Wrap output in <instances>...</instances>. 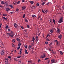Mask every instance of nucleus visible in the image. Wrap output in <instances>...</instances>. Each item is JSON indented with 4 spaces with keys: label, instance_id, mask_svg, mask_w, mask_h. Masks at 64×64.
Masks as SVG:
<instances>
[{
    "label": "nucleus",
    "instance_id": "nucleus-21",
    "mask_svg": "<svg viewBox=\"0 0 64 64\" xmlns=\"http://www.w3.org/2000/svg\"><path fill=\"white\" fill-rule=\"evenodd\" d=\"M32 40L33 42H34V41H35V38H34V37L32 38Z\"/></svg>",
    "mask_w": 64,
    "mask_h": 64
},
{
    "label": "nucleus",
    "instance_id": "nucleus-59",
    "mask_svg": "<svg viewBox=\"0 0 64 64\" xmlns=\"http://www.w3.org/2000/svg\"><path fill=\"white\" fill-rule=\"evenodd\" d=\"M27 28H29V27H29V25H28L27 26Z\"/></svg>",
    "mask_w": 64,
    "mask_h": 64
},
{
    "label": "nucleus",
    "instance_id": "nucleus-20",
    "mask_svg": "<svg viewBox=\"0 0 64 64\" xmlns=\"http://www.w3.org/2000/svg\"><path fill=\"white\" fill-rule=\"evenodd\" d=\"M9 6L12 8H14V7L13 6L10 4L9 5Z\"/></svg>",
    "mask_w": 64,
    "mask_h": 64
},
{
    "label": "nucleus",
    "instance_id": "nucleus-23",
    "mask_svg": "<svg viewBox=\"0 0 64 64\" xmlns=\"http://www.w3.org/2000/svg\"><path fill=\"white\" fill-rule=\"evenodd\" d=\"M2 15L3 16H7V14H3Z\"/></svg>",
    "mask_w": 64,
    "mask_h": 64
},
{
    "label": "nucleus",
    "instance_id": "nucleus-60",
    "mask_svg": "<svg viewBox=\"0 0 64 64\" xmlns=\"http://www.w3.org/2000/svg\"><path fill=\"white\" fill-rule=\"evenodd\" d=\"M44 58L46 57V56H45V54H44Z\"/></svg>",
    "mask_w": 64,
    "mask_h": 64
},
{
    "label": "nucleus",
    "instance_id": "nucleus-6",
    "mask_svg": "<svg viewBox=\"0 0 64 64\" xmlns=\"http://www.w3.org/2000/svg\"><path fill=\"white\" fill-rule=\"evenodd\" d=\"M57 29L58 30L56 31V32H57V33H60V29L58 28H57Z\"/></svg>",
    "mask_w": 64,
    "mask_h": 64
},
{
    "label": "nucleus",
    "instance_id": "nucleus-61",
    "mask_svg": "<svg viewBox=\"0 0 64 64\" xmlns=\"http://www.w3.org/2000/svg\"><path fill=\"white\" fill-rule=\"evenodd\" d=\"M21 28H22V29H24V27H23L22 26H21Z\"/></svg>",
    "mask_w": 64,
    "mask_h": 64
},
{
    "label": "nucleus",
    "instance_id": "nucleus-40",
    "mask_svg": "<svg viewBox=\"0 0 64 64\" xmlns=\"http://www.w3.org/2000/svg\"><path fill=\"white\" fill-rule=\"evenodd\" d=\"M50 46H52V43L51 42L50 43V44H49Z\"/></svg>",
    "mask_w": 64,
    "mask_h": 64
},
{
    "label": "nucleus",
    "instance_id": "nucleus-63",
    "mask_svg": "<svg viewBox=\"0 0 64 64\" xmlns=\"http://www.w3.org/2000/svg\"><path fill=\"white\" fill-rule=\"evenodd\" d=\"M52 19H50V22H52Z\"/></svg>",
    "mask_w": 64,
    "mask_h": 64
},
{
    "label": "nucleus",
    "instance_id": "nucleus-34",
    "mask_svg": "<svg viewBox=\"0 0 64 64\" xmlns=\"http://www.w3.org/2000/svg\"><path fill=\"white\" fill-rule=\"evenodd\" d=\"M20 1H18L17 3V4H20Z\"/></svg>",
    "mask_w": 64,
    "mask_h": 64
},
{
    "label": "nucleus",
    "instance_id": "nucleus-48",
    "mask_svg": "<svg viewBox=\"0 0 64 64\" xmlns=\"http://www.w3.org/2000/svg\"><path fill=\"white\" fill-rule=\"evenodd\" d=\"M40 18V16H38V18H37V19H38V20H39V18Z\"/></svg>",
    "mask_w": 64,
    "mask_h": 64
},
{
    "label": "nucleus",
    "instance_id": "nucleus-5",
    "mask_svg": "<svg viewBox=\"0 0 64 64\" xmlns=\"http://www.w3.org/2000/svg\"><path fill=\"white\" fill-rule=\"evenodd\" d=\"M14 27H15L16 28H17L18 27V26L16 24V23H14Z\"/></svg>",
    "mask_w": 64,
    "mask_h": 64
},
{
    "label": "nucleus",
    "instance_id": "nucleus-22",
    "mask_svg": "<svg viewBox=\"0 0 64 64\" xmlns=\"http://www.w3.org/2000/svg\"><path fill=\"white\" fill-rule=\"evenodd\" d=\"M10 32L12 35H14V32H13V31H12L11 32Z\"/></svg>",
    "mask_w": 64,
    "mask_h": 64
},
{
    "label": "nucleus",
    "instance_id": "nucleus-37",
    "mask_svg": "<svg viewBox=\"0 0 64 64\" xmlns=\"http://www.w3.org/2000/svg\"><path fill=\"white\" fill-rule=\"evenodd\" d=\"M24 47L26 48H27V45H24Z\"/></svg>",
    "mask_w": 64,
    "mask_h": 64
},
{
    "label": "nucleus",
    "instance_id": "nucleus-42",
    "mask_svg": "<svg viewBox=\"0 0 64 64\" xmlns=\"http://www.w3.org/2000/svg\"><path fill=\"white\" fill-rule=\"evenodd\" d=\"M0 7H1V8H2L3 7V6L2 5H1L0 4Z\"/></svg>",
    "mask_w": 64,
    "mask_h": 64
},
{
    "label": "nucleus",
    "instance_id": "nucleus-18",
    "mask_svg": "<svg viewBox=\"0 0 64 64\" xmlns=\"http://www.w3.org/2000/svg\"><path fill=\"white\" fill-rule=\"evenodd\" d=\"M4 4L6 5V6H7L8 5V3L7 2H5Z\"/></svg>",
    "mask_w": 64,
    "mask_h": 64
},
{
    "label": "nucleus",
    "instance_id": "nucleus-27",
    "mask_svg": "<svg viewBox=\"0 0 64 64\" xmlns=\"http://www.w3.org/2000/svg\"><path fill=\"white\" fill-rule=\"evenodd\" d=\"M32 46H33L32 45H30L29 46V47L30 48H32Z\"/></svg>",
    "mask_w": 64,
    "mask_h": 64
},
{
    "label": "nucleus",
    "instance_id": "nucleus-14",
    "mask_svg": "<svg viewBox=\"0 0 64 64\" xmlns=\"http://www.w3.org/2000/svg\"><path fill=\"white\" fill-rule=\"evenodd\" d=\"M60 55H62L63 54V53L62 51H60Z\"/></svg>",
    "mask_w": 64,
    "mask_h": 64
},
{
    "label": "nucleus",
    "instance_id": "nucleus-10",
    "mask_svg": "<svg viewBox=\"0 0 64 64\" xmlns=\"http://www.w3.org/2000/svg\"><path fill=\"white\" fill-rule=\"evenodd\" d=\"M10 9L9 8H7L6 9V11H7V12H8V11H10Z\"/></svg>",
    "mask_w": 64,
    "mask_h": 64
},
{
    "label": "nucleus",
    "instance_id": "nucleus-64",
    "mask_svg": "<svg viewBox=\"0 0 64 64\" xmlns=\"http://www.w3.org/2000/svg\"><path fill=\"white\" fill-rule=\"evenodd\" d=\"M8 58H9L10 59L11 58V56H8Z\"/></svg>",
    "mask_w": 64,
    "mask_h": 64
},
{
    "label": "nucleus",
    "instance_id": "nucleus-31",
    "mask_svg": "<svg viewBox=\"0 0 64 64\" xmlns=\"http://www.w3.org/2000/svg\"><path fill=\"white\" fill-rule=\"evenodd\" d=\"M29 50L30 49L31 50L33 51V50L34 49V48H29Z\"/></svg>",
    "mask_w": 64,
    "mask_h": 64
},
{
    "label": "nucleus",
    "instance_id": "nucleus-47",
    "mask_svg": "<svg viewBox=\"0 0 64 64\" xmlns=\"http://www.w3.org/2000/svg\"><path fill=\"white\" fill-rule=\"evenodd\" d=\"M8 27H9L8 26V25H7L6 26V29H7V28H8Z\"/></svg>",
    "mask_w": 64,
    "mask_h": 64
},
{
    "label": "nucleus",
    "instance_id": "nucleus-56",
    "mask_svg": "<svg viewBox=\"0 0 64 64\" xmlns=\"http://www.w3.org/2000/svg\"><path fill=\"white\" fill-rule=\"evenodd\" d=\"M40 61H41L40 60H38V63H39V62H40Z\"/></svg>",
    "mask_w": 64,
    "mask_h": 64
},
{
    "label": "nucleus",
    "instance_id": "nucleus-46",
    "mask_svg": "<svg viewBox=\"0 0 64 64\" xmlns=\"http://www.w3.org/2000/svg\"><path fill=\"white\" fill-rule=\"evenodd\" d=\"M10 37H13V36L11 34H10Z\"/></svg>",
    "mask_w": 64,
    "mask_h": 64
},
{
    "label": "nucleus",
    "instance_id": "nucleus-9",
    "mask_svg": "<svg viewBox=\"0 0 64 64\" xmlns=\"http://www.w3.org/2000/svg\"><path fill=\"white\" fill-rule=\"evenodd\" d=\"M16 40L18 41H19V43H20L21 42V40H20V39L19 38H16Z\"/></svg>",
    "mask_w": 64,
    "mask_h": 64
},
{
    "label": "nucleus",
    "instance_id": "nucleus-54",
    "mask_svg": "<svg viewBox=\"0 0 64 64\" xmlns=\"http://www.w3.org/2000/svg\"><path fill=\"white\" fill-rule=\"evenodd\" d=\"M42 12L43 13H45V12L44 11V10H43V9L42 10Z\"/></svg>",
    "mask_w": 64,
    "mask_h": 64
},
{
    "label": "nucleus",
    "instance_id": "nucleus-15",
    "mask_svg": "<svg viewBox=\"0 0 64 64\" xmlns=\"http://www.w3.org/2000/svg\"><path fill=\"white\" fill-rule=\"evenodd\" d=\"M4 3L5 2L3 1H2L1 2V4H2V5H3V4H4Z\"/></svg>",
    "mask_w": 64,
    "mask_h": 64
},
{
    "label": "nucleus",
    "instance_id": "nucleus-57",
    "mask_svg": "<svg viewBox=\"0 0 64 64\" xmlns=\"http://www.w3.org/2000/svg\"><path fill=\"white\" fill-rule=\"evenodd\" d=\"M12 4H14V5H16V3L14 2H12Z\"/></svg>",
    "mask_w": 64,
    "mask_h": 64
},
{
    "label": "nucleus",
    "instance_id": "nucleus-39",
    "mask_svg": "<svg viewBox=\"0 0 64 64\" xmlns=\"http://www.w3.org/2000/svg\"><path fill=\"white\" fill-rule=\"evenodd\" d=\"M36 5L37 6H39V4L38 3H37Z\"/></svg>",
    "mask_w": 64,
    "mask_h": 64
},
{
    "label": "nucleus",
    "instance_id": "nucleus-19",
    "mask_svg": "<svg viewBox=\"0 0 64 64\" xmlns=\"http://www.w3.org/2000/svg\"><path fill=\"white\" fill-rule=\"evenodd\" d=\"M25 54H27L28 52H27V50H25Z\"/></svg>",
    "mask_w": 64,
    "mask_h": 64
},
{
    "label": "nucleus",
    "instance_id": "nucleus-49",
    "mask_svg": "<svg viewBox=\"0 0 64 64\" xmlns=\"http://www.w3.org/2000/svg\"><path fill=\"white\" fill-rule=\"evenodd\" d=\"M12 46L13 47H14V44L12 43Z\"/></svg>",
    "mask_w": 64,
    "mask_h": 64
},
{
    "label": "nucleus",
    "instance_id": "nucleus-30",
    "mask_svg": "<svg viewBox=\"0 0 64 64\" xmlns=\"http://www.w3.org/2000/svg\"><path fill=\"white\" fill-rule=\"evenodd\" d=\"M31 44L32 46H33V45H34V42H32L31 43Z\"/></svg>",
    "mask_w": 64,
    "mask_h": 64
},
{
    "label": "nucleus",
    "instance_id": "nucleus-29",
    "mask_svg": "<svg viewBox=\"0 0 64 64\" xmlns=\"http://www.w3.org/2000/svg\"><path fill=\"white\" fill-rule=\"evenodd\" d=\"M17 58H19L21 57V56H17Z\"/></svg>",
    "mask_w": 64,
    "mask_h": 64
},
{
    "label": "nucleus",
    "instance_id": "nucleus-12",
    "mask_svg": "<svg viewBox=\"0 0 64 64\" xmlns=\"http://www.w3.org/2000/svg\"><path fill=\"white\" fill-rule=\"evenodd\" d=\"M22 48H21L20 50V55H21V54H22V52H21V51H22Z\"/></svg>",
    "mask_w": 64,
    "mask_h": 64
},
{
    "label": "nucleus",
    "instance_id": "nucleus-36",
    "mask_svg": "<svg viewBox=\"0 0 64 64\" xmlns=\"http://www.w3.org/2000/svg\"><path fill=\"white\" fill-rule=\"evenodd\" d=\"M15 39H14L12 40V42H15Z\"/></svg>",
    "mask_w": 64,
    "mask_h": 64
},
{
    "label": "nucleus",
    "instance_id": "nucleus-53",
    "mask_svg": "<svg viewBox=\"0 0 64 64\" xmlns=\"http://www.w3.org/2000/svg\"><path fill=\"white\" fill-rule=\"evenodd\" d=\"M8 32H10V31H11V30L10 29H8Z\"/></svg>",
    "mask_w": 64,
    "mask_h": 64
},
{
    "label": "nucleus",
    "instance_id": "nucleus-2",
    "mask_svg": "<svg viewBox=\"0 0 64 64\" xmlns=\"http://www.w3.org/2000/svg\"><path fill=\"white\" fill-rule=\"evenodd\" d=\"M54 42H56V45L57 46L59 45V42H58L57 40H54Z\"/></svg>",
    "mask_w": 64,
    "mask_h": 64
},
{
    "label": "nucleus",
    "instance_id": "nucleus-33",
    "mask_svg": "<svg viewBox=\"0 0 64 64\" xmlns=\"http://www.w3.org/2000/svg\"><path fill=\"white\" fill-rule=\"evenodd\" d=\"M30 3H31V4H33V3H34V2H33V1H31L30 2Z\"/></svg>",
    "mask_w": 64,
    "mask_h": 64
},
{
    "label": "nucleus",
    "instance_id": "nucleus-8",
    "mask_svg": "<svg viewBox=\"0 0 64 64\" xmlns=\"http://www.w3.org/2000/svg\"><path fill=\"white\" fill-rule=\"evenodd\" d=\"M44 11L46 13H48V12H49V11H48V10L45 9L44 10Z\"/></svg>",
    "mask_w": 64,
    "mask_h": 64
},
{
    "label": "nucleus",
    "instance_id": "nucleus-13",
    "mask_svg": "<svg viewBox=\"0 0 64 64\" xmlns=\"http://www.w3.org/2000/svg\"><path fill=\"white\" fill-rule=\"evenodd\" d=\"M5 64H10L8 62V61H6L5 62Z\"/></svg>",
    "mask_w": 64,
    "mask_h": 64
},
{
    "label": "nucleus",
    "instance_id": "nucleus-62",
    "mask_svg": "<svg viewBox=\"0 0 64 64\" xmlns=\"http://www.w3.org/2000/svg\"><path fill=\"white\" fill-rule=\"evenodd\" d=\"M21 45V43H20L18 44V46H20Z\"/></svg>",
    "mask_w": 64,
    "mask_h": 64
},
{
    "label": "nucleus",
    "instance_id": "nucleus-26",
    "mask_svg": "<svg viewBox=\"0 0 64 64\" xmlns=\"http://www.w3.org/2000/svg\"><path fill=\"white\" fill-rule=\"evenodd\" d=\"M32 17H33L34 18H35V17H36V16H35V15L34 14L32 15Z\"/></svg>",
    "mask_w": 64,
    "mask_h": 64
},
{
    "label": "nucleus",
    "instance_id": "nucleus-55",
    "mask_svg": "<svg viewBox=\"0 0 64 64\" xmlns=\"http://www.w3.org/2000/svg\"><path fill=\"white\" fill-rule=\"evenodd\" d=\"M49 59V58H45V60H48V59Z\"/></svg>",
    "mask_w": 64,
    "mask_h": 64
},
{
    "label": "nucleus",
    "instance_id": "nucleus-32",
    "mask_svg": "<svg viewBox=\"0 0 64 64\" xmlns=\"http://www.w3.org/2000/svg\"><path fill=\"white\" fill-rule=\"evenodd\" d=\"M53 22L54 24H55V20L54 19H53Z\"/></svg>",
    "mask_w": 64,
    "mask_h": 64
},
{
    "label": "nucleus",
    "instance_id": "nucleus-45",
    "mask_svg": "<svg viewBox=\"0 0 64 64\" xmlns=\"http://www.w3.org/2000/svg\"><path fill=\"white\" fill-rule=\"evenodd\" d=\"M18 63L19 64H21V63H22L20 61H19L18 62Z\"/></svg>",
    "mask_w": 64,
    "mask_h": 64
},
{
    "label": "nucleus",
    "instance_id": "nucleus-17",
    "mask_svg": "<svg viewBox=\"0 0 64 64\" xmlns=\"http://www.w3.org/2000/svg\"><path fill=\"white\" fill-rule=\"evenodd\" d=\"M28 62L30 64V63H32V60H30V61H28Z\"/></svg>",
    "mask_w": 64,
    "mask_h": 64
},
{
    "label": "nucleus",
    "instance_id": "nucleus-3",
    "mask_svg": "<svg viewBox=\"0 0 64 64\" xmlns=\"http://www.w3.org/2000/svg\"><path fill=\"white\" fill-rule=\"evenodd\" d=\"M56 61L54 59H52V60H51V62L52 63H55V62H56Z\"/></svg>",
    "mask_w": 64,
    "mask_h": 64
},
{
    "label": "nucleus",
    "instance_id": "nucleus-7",
    "mask_svg": "<svg viewBox=\"0 0 64 64\" xmlns=\"http://www.w3.org/2000/svg\"><path fill=\"white\" fill-rule=\"evenodd\" d=\"M58 37L60 39H61L62 38V35H60L59 36H58Z\"/></svg>",
    "mask_w": 64,
    "mask_h": 64
},
{
    "label": "nucleus",
    "instance_id": "nucleus-11",
    "mask_svg": "<svg viewBox=\"0 0 64 64\" xmlns=\"http://www.w3.org/2000/svg\"><path fill=\"white\" fill-rule=\"evenodd\" d=\"M26 9V7L25 6H23L22 7V10H25Z\"/></svg>",
    "mask_w": 64,
    "mask_h": 64
},
{
    "label": "nucleus",
    "instance_id": "nucleus-1",
    "mask_svg": "<svg viewBox=\"0 0 64 64\" xmlns=\"http://www.w3.org/2000/svg\"><path fill=\"white\" fill-rule=\"evenodd\" d=\"M63 18L62 17L60 18L59 21H58L59 23H61L63 22Z\"/></svg>",
    "mask_w": 64,
    "mask_h": 64
},
{
    "label": "nucleus",
    "instance_id": "nucleus-41",
    "mask_svg": "<svg viewBox=\"0 0 64 64\" xmlns=\"http://www.w3.org/2000/svg\"><path fill=\"white\" fill-rule=\"evenodd\" d=\"M25 17V14H24L23 16V18H24Z\"/></svg>",
    "mask_w": 64,
    "mask_h": 64
},
{
    "label": "nucleus",
    "instance_id": "nucleus-35",
    "mask_svg": "<svg viewBox=\"0 0 64 64\" xmlns=\"http://www.w3.org/2000/svg\"><path fill=\"white\" fill-rule=\"evenodd\" d=\"M40 58H44V57L43 56V55H41V56H40Z\"/></svg>",
    "mask_w": 64,
    "mask_h": 64
},
{
    "label": "nucleus",
    "instance_id": "nucleus-50",
    "mask_svg": "<svg viewBox=\"0 0 64 64\" xmlns=\"http://www.w3.org/2000/svg\"><path fill=\"white\" fill-rule=\"evenodd\" d=\"M25 21L26 22H28V20H25Z\"/></svg>",
    "mask_w": 64,
    "mask_h": 64
},
{
    "label": "nucleus",
    "instance_id": "nucleus-25",
    "mask_svg": "<svg viewBox=\"0 0 64 64\" xmlns=\"http://www.w3.org/2000/svg\"><path fill=\"white\" fill-rule=\"evenodd\" d=\"M49 63H50V60H48L47 62V64H48Z\"/></svg>",
    "mask_w": 64,
    "mask_h": 64
},
{
    "label": "nucleus",
    "instance_id": "nucleus-24",
    "mask_svg": "<svg viewBox=\"0 0 64 64\" xmlns=\"http://www.w3.org/2000/svg\"><path fill=\"white\" fill-rule=\"evenodd\" d=\"M10 34H11V33H6V35H9V36H10Z\"/></svg>",
    "mask_w": 64,
    "mask_h": 64
},
{
    "label": "nucleus",
    "instance_id": "nucleus-28",
    "mask_svg": "<svg viewBox=\"0 0 64 64\" xmlns=\"http://www.w3.org/2000/svg\"><path fill=\"white\" fill-rule=\"evenodd\" d=\"M45 2H42L41 4L42 5V6H43V5H44L45 4Z\"/></svg>",
    "mask_w": 64,
    "mask_h": 64
},
{
    "label": "nucleus",
    "instance_id": "nucleus-4",
    "mask_svg": "<svg viewBox=\"0 0 64 64\" xmlns=\"http://www.w3.org/2000/svg\"><path fill=\"white\" fill-rule=\"evenodd\" d=\"M1 54L2 55H3L4 54V50H2L1 52Z\"/></svg>",
    "mask_w": 64,
    "mask_h": 64
},
{
    "label": "nucleus",
    "instance_id": "nucleus-51",
    "mask_svg": "<svg viewBox=\"0 0 64 64\" xmlns=\"http://www.w3.org/2000/svg\"><path fill=\"white\" fill-rule=\"evenodd\" d=\"M48 36H49V34H48L47 35V36L46 37V38H47L48 37Z\"/></svg>",
    "mask_w": 64,
    "mask_h": 64
},
{
    "label": "nucleus",
    "instance_id": "nucleus-38",
    "mask_svg": "<svg viewBox=\"0 0 64 64\" xmlns=\"http://www.w3.org/2000/svg\"><path fill=\"white\" fill-rule=\"evenodd\" d=\"M19 10L18 8H16V11H17V12H18V11H19Z\"/></svg>",
    "mask_w": 64,
    "mask_h": 64
},
{
    "label": "nucleus",
    "instance_id": "nucleus-44",
    "mask_svg": "<svg viewBox=\"0 0 64 64\" xmlns=\"http://www.w3.org/2000/svg\"><path fill=\"white\" fill-rule=\"evenodd\" d=\"M2 24H0V29L1 28V26H2Z\"/></svg>",
    "mask_w": 64,
    "mask_h": 64
},
{
    "label": "nucleus",
    "instance_id": "nucleus-52",
    "mask_svg": "<svg viewBox=\"0 0 64 64\" xmlns=\"http://www.w3.org/2000/svg\"><path fill=\"white\" fill-rule=\"evenodd\" d=\"M46 40L47 41H49L50 40L49 38H47L46 39Z\"/></svg>",
    "mask_w": 64,
    "mask_h": 64
},
{
    "label": "nucleus",
    "instance_id": "nucleus-43",
    "mask_svg": "<svg viewBox=\"0 0 64 64\" xmlns=\"http://www.w3.org/2000/svg\"><path fill=\"white\" fill-rule=\"evenodd\" d=\"M50 32H52V33H53V30H50Z\"/></svg>",
    "mask_w": 64,
    "mask_h": 64
},
{
    "label": "nucleus",
    "instance_id": "nucleus-58",
    "mask_svg": "<svg viewBox=\"0 0 64 64\" xmlns=\"http://www.w3.org/2000/svg\"><path fill=\"white\" fill-rule=\"evenodd\" d=\"M5 60H7V61H8V58H6L5 59Z\"/></svg>",
    "mask_w": 64,
    "mask_h": 64
},
{
    "label": "nucleus",
    "instance_id": "nucleus-16",
    "mask_svg": "<svg viewBox=\"0 0 64 64\" xmlns=\"http://www.w3.org/2000/svg\"><path fill=\"white\" fill-rule=\"evenodd\" d=\"M2 18H4V20H6V21H7V18H5V17H4L3 16H2Z\"/></svg>",
    "mask_w": 64,
    "mask_h": 64
}]
</instances>
